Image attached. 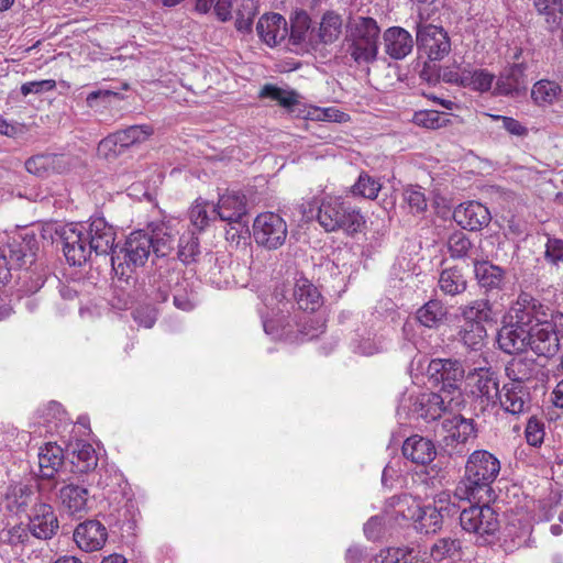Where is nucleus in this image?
I'll return each mask as SVG.
<instances>
[{"label":"nucleus","mask_w":563,"mask_h":563,"mask_svg":"<svg viewBox=\"0 0 563 563\" xmlns=\"http://www.w3.org/2000/svg\"><path fill=\"white\" fill-rule=\"evenodd\" d=\"M500 473V462L486 450H476L467 457L465 472L459 481L454 497L459 500L490 501L493 483Z\"/></svg>","instance_id":"obj_1"},{"label":"nucleus","mask_w":563,"mask_h":563,"mask_svg":"<svg viewBox=\"0 0 563 563\" xmlns=\"http://www.w3.org/2000/svg\"><path fill=\"white\" fill-rule=\"evenodd\" d=\"M541 308V302L529 294H521L509 312V322L501 327L497 342L501 351L518 354L529 349L531 322L534 309Z\"/></svg>","instance_id":"obj_2"},{"label":"nucleus","mask_w":563,"mask_h":563,"mask_svg":"<svg viewBox=\"0 0 563 563\" xmlns=\"http://www.w3.org/2000/svg\"><path fill=\"white\" fill-rule=\"evenodd\" d=\"M380 27L371 16H357L346 24L344 43L346 53L358 66L377 60Z\"/></svg>","instance_id":"obj_3"},{"label":"nucleus","mask_w":563,"mask_h":563,"mask_svg":"<svg viewBox=\"0 0 563 563\" xmlns=\"http://www.w3.org/2000/svg\"><path fill=\"white\" fill-rule=\"evenodd\" d=\"M317 221L327 232L343 231L353 236L365 227V217L361 210L340 197H325L321 200Z\"/></svg>","instance_id":"obj_4"},{"label":"nucleus","mask_w":563,"mask_h":563,"mask_svg":"<svg viewBox=\"0 0 563 563\" xmlns=\"http://www.w3.org/2000/svg\"><path fill=\"white\" fill-rule=\"evenodd\" d=\"M429 19L430 15L419 8L415 26L416 45L420 57L439 62L451 52V40L442 26L429 23Z\"/></svg>","instance_id":"obj_5"},{"label":"nucleus","mask_w":563,"mask_h":563,"mask_svg":"<svg viewBox=\"0 0 563 563\" xmlns=\"http://www.w3.org/2000/svg\"><path fill=\"white\" fill-rule=\"evenodd\" d=\"M283 307L278 308L280 312H287V316L279 317L276 321H265L264 330L267 334L273 335L275 339L286 341H299L303 338L313 339L319 335L323 330V324L314 328L311 318L302 314L298 309L290 312L285 301L278 302Z\"/></svg>","instance_id":"obj_6"},{"label":"nucleus","mask_w":563,"mask_h":563,"mask_svg":"<svg viewBox=\"0 0 563 563\" xmlns=\"http://www.w3.org/2000/svg\"><path fill=\"white\" fill-rule=\"evenodd\" d=\"M468 508L460 514L461 528L476 537V543L487 544L492 542L499 530L497 512L488 505L489 501H471Z\"/></svg>","instance_id":"obj_7"},{"label":"nucleus","mask_w":563,"mask_h":563,"mask_svg":"<svg viewBox=\"0 0 563 563\" xmlns=\"http://www.w3.org/2000/svg\"><path fill=\"white\" fill-rule=\"evenodd\" d=\"M274 298L277 302L285 301V306L294 309V301L298 310L314 312L323 305V297L318 287L302 275L294 278L292 285L282 284L276 286Z\"/></svg>","instance_id":"obj_8"},{"label":"nucleus","mask_w":563,"mask_h":563,"mask_svg":"<svg viewBox=\"0 0 563 563\" xmlns=\"http://www.w3.org/2000/svg\"><path fill=\"white\" fill-rule=\"evenodd\" d=\"M38 250L34 234H25L20 239L0 246V284L4 285L11 278V271L32 263Z\"/></svg>","instance_id":"obj_9"},{"label":"nucleus","mask_w":563,"mask_h":563,"mask_svg":"<svg viewBox=\"0 0 563 563\" xmlns=\"http://www.w3.org/2000/svg\"><path fill=\"white\" fill-rule=\"evenodd\" d=\"M429 382L440 387L444 393L461 401V384L465 377V369L459 360L453 358H433L427 367Z\"/></svg>","instance_id":"obj_10"},{"label":"nucleus","mask_w":563,"mask_h":563,"mask_svg":"<svg viewBox=\"0 0 563 563\" xmlns=\"http://www.w3.org/2000/svg\"><path fill=\"white\" fill-rule=\"evenodd\" d=\"M547 318L543 305L534 309V318L531 322L529 339V349L538 356L551 358L555 356L560 349L559 330Z\"/></svg>","instance_id":"obj_11"},{"label":"nucleus","mask_w":563,"mask_h":563,"mask_svg":"<svg viewBox=\"0 0 563 563\" xmlns=\"http://www.w3.org/2000/svg\"><path fill=\"white\" fill-rule=\"evenodd\" d=\"M86 233L91 253L110 255L112 268L115 274H119L122 263L115 245L117 231L114 227L107 222L104 218L96 217L90 219L86 227Z\"/></svg>","instance_id":"obj_12"},{"label":"nucleus","mask_w":563,"mask_h":563,"mask_svg":"<svg viewBox=\"0 0 563 563\" xmlns=\"http://www.w3.org/2000/svg\"><path fill=\"white\" fill-rule=\"evenodd\" d=\"M153 132L148 124L128 126L102 139L98 144V152L106 158L117 157L132 145L145 142Z\"/></svg>","instance_id":"obj_13"},{"label":"nucleus","mask_w":563,"mask_h":563,"mask_svg":"<svg viewBox=\"0 0 563 563\" xmlns=\"http://www.w3.org/2000/svg\"><path fill=\"white\" fill-rule=\"evenodd\" d=\"M288 234L286 221L277 213L264 212L253 222V238L257 245L267 250H277Z\"/></svg>","instance_id":"obj_14"},{"label":"nucleus","mask_w":563,"mask_h":563,"mask_svg":"<svg viewBox=\"0 0 563 563\" xmlns=\"http://www.w3.org/2000/svg\"><path fill=\"white\" fill-rule=\"evenodd\" d=\"M153 247L150 232L145 230L131 232L126 236L123 246L118 251L122 263L118 275H125L124 266L130 269L144 266L151 254H153Z\"/></svg>","instance_id":"obj_15"},{"label":"nucleus","mask_w":563,"mask_h":563,"mask_svg":"<svg viewBox=\"0 0 563 563\" xmlns=\"http://www.w3.org/2000/svg\"><path fill=\"white\" fill-rule=\"evenodd\" d=\"M63 251L70 265H82L91 256L86 227L81 223L68 224L60 231Z\"/></svg>","instance_id":"obj_16"},{"label":"nucleus","mask_w":563,"mask_h":563,"mask_svg":"<svg viewBox=\"0 0 563 563\" xmlns=\"http://www.w3.org/2000/svg\"><path fill=\"white\" fill-rule=\"evenodd\" d=\"M460 402L456 398L440 390L438 393H422L413 404V411L419 418L430 422L440 419L443 413L453 410Z\"/></svg>","instance_id":"obj_17"},{"label":"nucleus","mask_w":563,"mask_h":563,"mask_svg":"<svg viewBox=\"0 0 563 563\" xmlns=\"http://www.w3.org/2000/svg\"><path fill=\"white\" fill-rule=\"evenodd\" d=\"M473 272L478 287L489 297L503 291L507 284L506 271L487 260H473Z\"/></svg>","instance_id":"obj_18"},{"label":"nucleus","mask_w":563,"mask_h":563,"mask_svg":"<svg viewBox=\"0 0 563 563\" xmlns=\"http://www.w3.org/2000/svg\"><path fill=\"white\" fill-rule=\"evenodd\" d=\"M497 400L505 412L520 416L530 411L532 397L528 385L506 383L500 389Z\"/></svg>","instance_id":"obj_19"},{"label":"nucleus","mask_w":563,"mask_h":563,"mask_svg":"<svg viewBox=\"0 0 563 563\" xmlns=\"http://www.w3.org/2000/svg\"><path fill=\"white\" fill-rule=\"evenodd\" d=\"M73 539L81 551L96 552L104 547L108 540V530L99 520L89 519L76 527Z\"/></svg>","instance_id":"obj_20"},{"label":"nucleus","mask_w":563,"mask_h":563,"mask_svg":"<svg viewBox=\"0 0 563 563\" xmlns=\"http://www.w3.org/2000/svg\"><path fill=\"white\" fill-rule=\"evenodd\" d=\"M29 533L33 537L47 540L51 539L58 530V520L53 510V507L44 501H41L35 507H32V511L27 515Z\"/></svg>","instance_id":"obj_21"},{"label":"nucleus","mask_w":563,"mask_h":563,"mask_svg":"<svg viewBox=\"0 0 563 563\" xmlns=\"http://www.w3.org/2000/svg\"><path fill=\"white\" fill-rule=\"evenodd\" d=\"M467 379L473 385L472 394L481 398L482 402L496 404L500 389L495 371L489 367L474 368L468 373Z\"/></svg>","instance_id":"obj_22"},{"label":"nucleus","mask_w":563,"mask_h":563,"mask_svg":"<svg viewBox=\"0 0 563 563\" xmlns=\"http://www.w3.org/2000/svg\"><path fill=\"white\" fill-rule=\"evenodd\" d=\"M212 216L229 223L241 224L246 216V198L239 191H227L221 195L218 203L212 205Z\"/></svg>","instance_id":"obj_23"},{"label":"nucleus","mask_w":563,"mask_h":563,"mask_svg":"<svg viewBox=\"0 0 563 563\" xmlns=\"http://www.w3.org/2000/svg\"><path fill=\"white\" fill-rule=\"evenodd\" d=\"M256 32L263 43L269 47H275L288 36V24L279 13H265L256 23Z\"/></svg>","instance_id":"obj_24"},{"label":"nucleus","mask_w":563,"mask_h":563,"mask_svg":"<svg viewBox=\"0 0 563 563\" xmlns=\"http://www.w3.org/2000/svg\"><path fill=\"white\" fill-rule=\"evenodd\" d=\"M454 221L463 229L477 231L490 222L489 210L477 201L461 203L453 211Z\"/></svg>","instance_id":"obj_25"},{"label":"nucleus","mask_w":563,"mask_h":563,"mask_svg":"<svg viewBox=\"0 0 563 563\" xmlns=\"http://www.w3.org/2000/svg\"><path fill=\"white\" fill-rule=\"evenodd\" d=\"M385 53L395 60L406 58L413 49L416 40L401 26H390L383 33Z\"/></svg>","instance_id":"obj_26"},{"label":"nucleus","mask_w":563,"mask_h":563,"mask_svg":"<svg viewBox=\"0 0 563 563\" xmlns=\"http://www.w3.org/2000/svg\"><path fill=\"white\" fill-rule=\"evenodd\" d=\"M408 498L405 496L404 498H398V514H401L405 518L413 519L416 522L415 528L424 533L435 532L442 526V515H439L435 505H428L424 507H419L418 505L415 508H408L409 515H405L404 505Z\"/></svg>","instance_id":"obj_27"},{"label":"nucleus","mask_w":563,"mask_h":563,"mask_svg":"<svg viewBox=\"0 0 563 563\" xmlns=\"http://www.w3.org/2000/svg\"><path fill=\"white\" fill-rule=\"evenodd\" d=\"M24 165L30 174L47 177L65 173L69 168V161L64 154L42 153L27 158Z\"/></svg>","instance_id":"obj_28"},{"label":"nucleus","mask_w":563,"mask_h":563,"mask_svg":"<svg viewBox=\"0 0 563 563\" xmlns=\"http://www.w3.org/2000/svg\"><path fill=\"white\" fill-rule=\"evenodd\" d=\"M41 501L40 493L29 485H11L5 493L7 507L15 514L29 515L32 511V507H35Z\"/></svg>","instance_id":"obj_29"},{"label":"nucleus","mask_w":563,"mask_h":563,"mask_svg":"<svg viewBox=\"0 0 563 563\" xmlns=\"http://www.w3.org/2000/svg\"><path fill=\"white\" fill-rule=\"evenodd\" d=\"M506 375L510 383L527 385L544 376L543 367L533 357L522 356L512 358L506 366Z\"/></svg>","instance_id":"obj_30"},{"label":"nucleus","mask_w":563,"mask_h":563,"mask_svg":"<svg viewBox=\"0 0 563 563\" xmlns=\"http://www.w3.org/2000/svg\"><path fill=\"white\" fill-rule=\"evenodd\" d=\"M290 29H288V41L294 46L308 47L318 44L313 40L311 31V18L308 12L302 9H296L290 14Z\"/></svg>","instance_id":"obj_31"},{"label":"nucleus","mask_w":563,"mask_h":563,"mask_svg":"<svg viewBox=\"0 0 563 563\" xmlns=\"http://www.w3.org/2000/svg\"><path fill=\"white\" fill-rule=\"evenodd\" d=\"M401 451L407 460L420 465L429 464L437 455L433 442L418 434L406 439Z\"/></svg>","instance_id":"obj_32"},{"label":"nucleus","mask_w":563,"mask_h":563,"mask_svg":"<svg viewBox=\"0 0 563 563\" xmlns=\"http://www.w3.org/2000/svg\"><path fill=\"white\" fill-rule=\"evenodd\" d=\"M527 65L514 63L505 68L498 76L496 90L499 95L518 93L527 88Z\"/></svg>","instance_id":"obj_33"},{"label":"nucleus","mask_w":563,"mask_h":563,"mask_svg":"<svg viewBox=\"0 0 563 563\" xmlns=\"http://www.w3.org/2000/svg\"><path fill=\"white\" fill-rule=\"evenodd\" d=\"M258 97L261 99H271L276 101L290 114L296 113L297 115H306L305 111L299 108L301 104V96L294 89L287 90L273 84H266L261 88Z\"/></svg>","instance_id":"obj_34"},{"label":"nucleus","mask_w":563,"mask_h":563,"mask_svg":"<svg viewBox=\"0 0 563 563\" xmlns=\"http://www.w3.org/2000/svg\"><path fill=\"white\" fill-rule=\"evenodd\" d=\"M467 287V276L462 266L453 265L445 267L440 272L438 288L444 296H460L466 291Z\"/></svg>","instance_id":"obj_35"},{"label":"nucleus","mask_w":563,"mask_h":563,"mask_svg":"<svg viewBox=\"0 0 563 563\" xmlns=\"http://www.w3.org/2000/svg\"><path fill=\"white\" fill-rule=\"evenodd\" d=\"M37 457L42 478H54L64 463L63 449L54 442L41 446Z\"/></svg>","instance_id":"obj_36"},{"label":"nucleus","mask_w":563,"mask_h":563,"mask_svg":"<svg viewBox=\"0 0 563 563\" xmlns=\"http://www.w3.org/2000/svg\"><path fill=\"white\" fill-rule=\"evenodd\" d=\"M30 533L27 528L22 526H13L9 529L0 531V549L3 554L11 553L18 559L20 558L30 542Z\"/></svg>","instance_id":"obj_37"},{"label":"nucleus","mask_w":563,"mask_h":563,"mask_svg":"<svg viewBox=\"0 0 563 563\" xmlns=\"http://www.w3.org/2000/svg\"><path fill=\"white\" fill-rule=\"evenodd\" d=\"M461 317L464 322L485 325L495 321L493 305L488 298L472 300L460 307Z\"/></svg>","instance_id":"obj_38"},{"label":"nucleus","mask_w":563,"mask_h":563,"mask_svg":"<svg viewBox=\"0 0 563 563\" xmlns=\"http://www.w3.org/2000/svg\"><path fill=\"white\" fill-rule=\"evenodd\" d=\"M69 461L71 472L78 474H86L98 465V456L95 449L91 444L84 442H77L73 445Z\"/></svg>","instance_id":"obj_39"},{"label":"nucleus","mask_w":563,"mask_h":563,"mask_svg":"<svg viewBox=\"0 0 563 563\" xmlns=\"http://www.w3.org/2000/svg\"><path fill=\"white\" fill-rule=\"evenodd\" d=\"M446 316L448 309L440 299H430L416 311V320L428 329H438Z\"/></svg>","instance_id":"obj_40"},{"label":"nucleus","mask_w":563,"mask_h":563,"mask_svg":"<svg viewBox=\"0 0 563 563\" xmlns=\"http://www.w3.org/2000/svg\"><path fill=\"white\" fill-rule=\"evenodd\" d=\"M537 14L544 20L545 27L555 32L563 20V0H530Z\"/></svg>","instance_id":"obj_41"},{"label":"nucleus","mask_w":563,"mask_h":563,"mask_svg":"<svg viewBox=\"0 0 563 563\" xmlns=\"http://www.w3.org/2000/svg\"><path fill=\"white\" fill-rule=\"evenodd\" d=\"M89 492L87 488L68 484L59 489L58 498L69 514L76 515L87 509Z\"/></svg>","instance_id":"obj_42"},{"label":"nucleus","mask_w":563,"mask_h":563,"mask_svg":"<svg viewBox=\"0 0 563 563\" xmlns=\"http://www.w3.org/2000/svg\"><path fill=\"white\" fill-rule=\"evenodd\" d=\"M446 249L453 260H471L473 262L474 258H478L474 243L462 231H455L449 236Z\"/></svg>","instance_id":"obj_43"},{"label":"nucleus","mask_w":563,"mask_h":563,"mask_svg":"<svg viewBox=\"0 0 563 563\" xmlns=\"http://www.w3.org/2000/svg\"><path fill=\"white\" fill-rule=\"evenodd\" d=\"M430 562H442L443 560H454L462 554V542L457 538L444 537L438 539L429 550H427Z\"/></svg>","instance_id":"obj_44"},{"label":"nucleus","mask_w":563,"mask_h":563,"mask_svg":"<svg viewBox=\"0 0 563 563\" xmlns=\"http://www.w3.org/2000/svg\"><path fill=\"white\" fill-rule=\"evenodd\" d=\"M442 424L451 437L460 443H465L470 439L476 438L477 429L473 419L455 415L452 418L445 419Z\"/></svg>","instance_id":"obj_45"},{"label":"nucleus","mask_w":563,"mask_h":563,"mask_svg":"<svg viewBox=\"0 0 563 563\" xmlns=\"http://www.w3.org/2000/svg\"><path fill=\"white\" fill-rule=\"evenodd\" d=\"M342 16L338 12L325 11L320 21L317 42L325 45L334 43L342 33Z\"/></svg>","instance_id":"obj_46"},{"label":"nucleus","mask_w":563,"mask_h":563,"mask_svg":"<svg viewBox=\"0 0 563 563\" xmlns=\"http://www.w3.org/2000/svg\"><path fill=\"white\" fill-rule=\"evenodd\" d=\"M257 13V0H242L236 10L234 22L236 31L243 34H251L253 31V21Z\"/></svg>","instance_id":"obj_47"},{"label":"nucleus","mask_w":563,"mask_h":563,"mask_svg":"<svg viewBox=\"0 0 563 563\" xmlns=\"http://www.w3.org/2000/svg\"><path fill=\"white\" fill-rule=\"evenodd\" d=\"M487 331L485 325H477L464 322L459 331L460 341L473 351H478L484 346Z\"/></svg>","instance_id":"obj_48"},{"label":"nucleus","mask_w":563,"mask_h":563,"mask_svg":"<svg viewBox=\"0 0 563 563\" xmlns=\"http://www.w3.org/2000/svg\"><path fill=\"white\" fill-rule=\"evenodd\" d=\"M200 254L199 239L194 231L185 232L178 241V258L186 265L197 261Z\"/></svg>","instance_id":"obj_49"},{"label":"nucleus","mask_w":563,"mask_h":563,"mask_svg":"<svg viewBox=\"0 0 563 563\" xmlns=\"http://www.w3.org/2000/svg\"><path fill=\"white\" fill-rule=\"evenodd\" d=\"M150 236L153 241L152 253L156 257H164L170 253L175 242L174 234L164 225L155 228L150 232Z\"/></svg>","instance_id":"obj_50"},{"label":"nucleus","mask_w":563,"mask_h":563,"mask_svg":"<svg viewBox=\"0 0 563 563\" xmlns=\"http://www.w3.org/2000/svg\"><path fill=\"white\" fill-rule=\"evenodd\" d=\"M412 122L421 128L437 130L450 123L449 114L437 110H420L415 112Z\"/></svg>","instance_id":"obj_51"},{"label":"nucleus","mask_w":563,"mask_h":563,"mask_svg":"<svg viewBox=\"0 0 563 563\" xmlns=\"http://www.w3.org/2000/svg\"><path fill=\"white\" fill-rule=\"evenodd\" d=\"M560 92L561 87L555 81L540 80L533 85L531 98L539 106L551 104Z\"/></svg>","instance_id":"obj_52"},{"label":"nucleus","mask_w":563,"mask_h":563,"mask_svg":"<svg viewBox=\"0 0 563 563\" xmlns=\"http://www.w3.org/2000/svg\"><path fill=\"white\" fill-rule=\"evenodd\" d=\"M495 76L486 69H468L464 75V87L479 92H486L492 88Z\"/></svg>","instance_id":"obj_53"},{"label":"nucleus","mask_w":563,"mask_h":563,"mask_svg":"<svg viewBox=\"0 0 563 563\" xmlns=\"http://www.w3.org/2000/svg\"><path fill=\"white\" fill-rule=\"evenodd\" d=\"M380 188L382 185L377 179L366 173H361L357 181L352 186L351 191L354 196L375 199Z\"/></svg>","instance_id":"obj_54"},{"label":"nucleus","mask_w":563,"mask_h":563,"mask_svg":"<svg viewBox=\"0 0 563 563\" xmlns=\"http://www.w3.org/2000/svg\"><path fill=\"white\" fill-rule=\"evenodd\" d=\"M543 258L551 267L563 268V240L547 234Z\"/></svg>","instance_id":"obj_55"},{"label":"nucleus","mask_w":563,"mask_h":563,"mask_svg":"<svg viewBox=\"0 0 563 563\" xmlns=\"http://www.w3.org/2000/svg\"><path fill=\"white\" fill-rule=\"evenodd\" d=\"M213 219L216 218L212 216V205L209 202L197 201L189 210L190 223L199 232L202 231Z\"/></svg>","instance_id":"obj_56"},{"label":"nucleus","mask_w":563,"mask_h":563,"mask_svg":"<svg viewBox=\"0 0 563 563\" xmlns=\"http://www.w3.org/2000/svg\"><path fill=\"white\" fill-rule=\"evenodd\" d=\"M120 93L108 90V89H99L90 92L86 98L87 107L95 111H102L103 109L109 108L113 101L119 100Z\"/></svg>","instance_id":"obj_57"},{"label":"nucleus","mask_w":563,"mask_h":563,"mask_svg":"<svg viewBox=\"0 0 563 563\" xmlns=\"http://www.w3.org/2000/svg\"><path fill=\"white\" fill-rule=\"evenodd\" d=\"M174 306L181 310L189 312L196 307V298L194 291L187 289V283H177L173 291Z\"/></svg>","instance_id":"obj_58"},{"label":"nucleus","mask_w":563,"mask_h":563,"mask_svg":"<svg viewBox=\"0 0 563 563\" xmlns=\"http://www.w3.org/2000/svg\"><path fill=\"white\" fill-rule=\"evenodd\" d=\"M404 200L412 213H421L427 209V199L419 186H409L404 190Z\"/></svg>","instance_id":"obj_59"},{"label":"nucleus","mask_w":563,"mask_h":563,"mask_svg":"<svg viewBox=\"0 0 563 563\" xmlns=\"http://www.w3.org/2000/svg\"><path fill=\"white\" fill-rule=\"evenodd\" d=\"M525 435L528 444L532 446L541 445L544 439L543 423L538 418L530 417L526 426Z\"/></svg>","instance_id":"obj_60"},{"label":"nucleus","mask_w":563,"mask_h":563,"mask_svg":"<svg viewBox=\"0 0 563 563\" xmlns=\"http://www.w3.org/2000/svg\"><path fill=\"white\" fill-rule=\"evenodd\" d=\"M435 508L439 511V515H442V520L448 517L452 518L455 516H460L461 511L460 507L451 500V497L446 494H440L434 499Z\"/></svg>","instance_id":"obj_61"},{"label":"nucleus","mask_w":563,"mask_h":563,"mask_svg":"<svg viewBox=\"0 0 563 563\" xmlns=\"http://www.w3.org/2000/svg\"><path fill=\"white\" fill-rule=\"evenodd\" d=\"M385 533L384 518L380 516L371 517L364 525V534L371 541H377Z\"/></svg>","instance_id":"obj_62"},{"label":"nucleus","mask_w":563,"mask_h":563,"mask_svg":"<svg viewBox=\"0 0 563 563\" xmlns=\"http://www.w3.org/2000/svg\"><path fill=\"white\" fill-rule=\"evenodd\" d=\"M400 551L404 554L401 563H431L427 549L421 547H402Z\"/></svg>","instance_id":"obj_63"},{"label":"nucleus","mask_w":563,"mask_h":563,"mask_svg":"<svg viewBox=\"0 0 563 563\" xmlns=\"http://www.w3.org/2000/svg\"><path fill=\"white\" fill-rule=\"evenodd\" d=\"M402 552L400 548H387L380 550L374 558L375 563H401Z\"/></svg>","instance_id":"obj_64"}]
</instances>
